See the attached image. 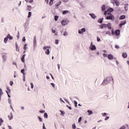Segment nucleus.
<instances>
[{
  "label": "nucleus",
  "instance_id": "2f4dec72",
  "mask_svg": "<svg viewBox=\"0 0 129 129\" xmlns=\"http://www.w3.org/2000/svg\"><path fill=\"white\" fill-rule=\"evenodd\" d=\"M21 72L22 73V74H23V75H25V69H23L21 70Z\"/></svg>",
  "mask_w": 129,
  "mask_h": 129
},
{
  "label": "nucleus",
  "instance_id": "603ef678",
  "mask_svg": "<svg viewBox=\"0 0 129 129\" xmlns=\"http://www.w3.org/2000/svg\"><path fill=\"white\" fill-rule=\"evenodd\" d=\"M107 54L103 53V57H107Z\"/></svg>",
  "mask_w": 129,
  "mask_h": 129
},
{
  "label": "nucleus",
  "instance_id": "8fccbe9b",
  "mask_svg": "<svg viewBox=\"0 0 129 129\" xmlns=\"http://www.w3.org/2000/svg\"><path fill=\"white\" fill-rule=\"evenodd\" d=\"M102 116H105L106 115H107V113H102Z\"/></svg>",
  "mask_w": 129,
  "mask_h": 129
},
{
  "label": "nucleus",
  "instance_id": "c03bdc74",
  "mask_svg": "<svg viewBox=\"0 0 129 129\" xmlns=\"http://www.w3.org/2000/svg\"><path fill=\"white\" fill-rule=\"evenodd\" d=\"M30 85H31V88H32V89H33V88H34V84H33V83H31Z\"/></svg>",
  "mask_w": 129,
  "mask_h": 129
},
{
  "label": "nucleus",
  "instance_id": "338daca9",
  "mask_svg": "<svg viewBox=\"0 0 129 129\" xmlns=\"http://www.w3.org/2000/svg\"><path fill=\"white\" fill-rule=\"evenodd\" d=\"M120 129H125V126L123 125Z\"/></svg>",
  "mask_w": 129,
  "mask_h": 129
},
{
  "label": "nucleus",
  "instance_id": "9b49d317",
  "mask_svg": "<svg viewBox=\"0 0 129 129\" xmlns=\"http://www.w3.org/2000/svg\"><path fill=\"white\" fill-rule=\"evenodd\" d=\"M89 15H90V17H91V18H92V19H93L94 20H95V19H96V16L95 15V14L91 13V14H89Z\"/></svg>",
  "mask_w": 129,
  "mask_h": 129
},
{
  "label": "nucleus",
  "instance_id": "ea45409f",
  "mask_svg": "<svg viewBox=\"0 0 129 129\" xmlns=\"http://www.w3.org/2000/svg\"><path fill=\"white\" fill-rule=\"evenodd\" d=\"M23 80L24 82H25L26 81V76L23 75Z\"/></svg>",
  "mask_w": 129,
  "mask_h": 129
},
{
  "label": "nucleus",
  "instance_id": "423d86ee",
  "mask_svg": "<svg viewBox=\"0 0 129 129\" xmlns=\"http://www.w3.org/2000/svg\"><path fill=\"white\" fill-rule=\"evenodd\" d=\"M69 23V20H62L61 22V24L62 26H67Z\"/></svg>",
  "mask_w": 129,
  "mask_h": 129
},
{
  "label": "nucleus",
  "instance_id": "09e8293b",
  "mask_svg": "<svg viewBox=\"0 0 129 129\" xmlns=\"http://www.w3.org/2000/svg\"><path fill=\"white\" fill-rule=\"evenodd\" d=\"M17 38H18V39H19V38H20V32L19 31L18 32Z\"/></svg>",
  "mask_w": 129,
  "mask_h": 129
},
{
  "label": "nucleus",
  "instance_id": "c85d7f7f",
  "mask_svg": "<svg viewBox=\"0 0 129 129\" xmlns=\"http://www.w3.org/2000/svg\"><path fill=\"white\" fill-rule=\"evenodd\" d=\"M44 117H45V118H48V114L47 113H44Z\"/></svg>",
  "mask_w": 129,
  "mask_h": 129
},
{
  "label": "nucleus",
  "instance_id": "aec40b11",
  "mask_svg": "<svg viewBox=\"0 0 129 129\" xmlns=\"http://www.w3.org/2000/svg\"><path fill=\"white\" fill-rule=\"evenodd\" d=\"M69 13V11L68 10H64L62 12V15H66L67 14H68Z\"/></svg>",
  "mask_w": 129,
  "mask_h": 129
},
{
  "label": "nucleus",
  "instance_id": "5701e85b",
  "mask_svg": "<svg viewBox=\"0 0 129 129\" xmlns=\"http://www.w3.org/2000/svg\"><path fill=\"white\" fill-rule=\"evenodd\" d=\"M16 51H17V52H20V49H19V46L17 44V43L16 44Z\"/></svg>",
  "mask_w": 129,
  "mask_h": 129
},
{
  "label": "nucleus",
  "instance_id": "cd10ccee",
  "mask_svg": "<svg viewBox=\"0 0 129 129\" xmlns=\"http://www.w3.org/2000/svg\"><path fill=\"white\" fill-rule=\"evenodd\" d=\"M31 17H32V12H29L28 13V18H31Z\"/></svg>",
  "mask_w": 129,
  "mask_h": 129
},
{
  "label": "nucleus",
  "instance_id": "473e14b6",
  "mask_svg": "<svg viewBox=\"0 0 129 129\" xmlns=\"http://www.w3.org/2000/svg\"><path fill=\"white\" fill-rule=\"evenodd\" d=\"M63 36H68V32H67V31H65V32L63 33Z\"/></svg>",
  "mask_w": 129,
  "mask_h": 129
},
{
  "label": "nucleus",
  "instance_id": "0eeeda50",
  "mask_svg": "<svg viewBox=\"0 0 129 129\" xmlns=\"http://www.w3.org/2000/svg\"><path fill=\"white\" fill-rule=\"evenodd\" d=\"M108 29L109 30L111 31V34L113 35V28H112L111 27V23H108Z\"/></svg>",
  "mask_w": 129,
  "mask_h": 129
},
{
  "label": "nucleus",
  "instance_id": "4d7b16f0",
  "mask_svg": "<svg viewBox=\"0 0 129 129\" xmlns=\"http://www.w3.org/2000/svg\"><path fill=\"white\" fill-rule=\"evenodd\" d=\"M7 90H8V91H9L10 93H11V89H10V87H8L7 88Z\"/></svg>",
  "mask_w": 129,
  "mask_h": 129
},
{
  "label": "nucleus",
  "instance_id": "4468645a",
  "mask_svg": "<svg viewBox=\"0 0 129 129\" xmlns=\"http://www.w3.org/2000/svg\"><path fill=\"white\" fill-rule=\"evenodd\" d=\"M25 57H26V54H24L21 58V61L23 63H25Z\"/></svg>",
  "mask_w": 129,
  "mask_h": 129
},
{
  "label": "nucleus",
  "instance_id": "a19ab883",
  "mask_svg": "<svg viewBox=\"0 0 129 129\" xmlns=\"http://www.w3.org/2000/svg\"><path fill=\"white\" fill-rule=\"evenodd\" d=\"M125 7H124V8H125V11H126L127 10V6H128V4H126V5H125Z\"/></svg>",
  "mask_w": 129,
  "mask_h": 129
},
{
  "label": "nucleus",
  "instance_id": "6e6552de",
  "mask_svg": "<svg viewBox=\"0 0 129 129\" xmlns=\"http://www.w3.org/2000/svg\"><path fill=\"white\" fill-rule=\"evenodd\" d=\"M84 32H86V29L85 28H82L78 30L79 34H82V33H84Z\"/></svg>",
  "mask_w": 129,
  "mask_h": 129
},
{
  "label": "nucleus",
  "instance_id": "a18cd8bd",
  "mask_svg": "<svg viewBox=\"0 0 129 129\" xmlns=\"http://www.w3.org/2000/svg\"><path fill=\"white\" fill-rule=\"evenodd\" d=\"M13 65H15L17 68H18V66L17 65V62H12Z\"/></svg>",
  "mask_w": 129,
  "mask_h": 129
},
{
  "label": "nucleus",
  "instance_id": "20e7f679",
  "mask_svg": "<svg viewBox=\"0 0 129 129\" xmlns=\"http://www.w3.org/2000/svg\"><path fill=\"white\" fill-rule=\"evenodd\" d=\"M7 59H8V53L6 52L2 53L3 62L5 63V62H6Z\"/></svg>",
  "mask_w": 129,
  "mask_h": 129
},
{
  "label": "nucleus",
  "instance_id": "412c9836",
  "mask_svg": "<svg viewBox=\"0 0 129 129\" xmlns=\"http://www.w3.org/2000/svg\"><path fill=\"white\" fill-rule=\"evenodd\" d=\"M124 19H125V16L124 15H122L119 18L120 20H124Z\"/></svg>",
  "mask_w": 129,
  "mask_h": 129
},
{
  "label": "nucleus",
  "instance_id": "e2e57ef3",
  "mask_svg": "<svg viewBox=\"0 0 129 129\" xmlns=\"http://www.w3.org/2000/svg\"><path fill=\"white\" fill-rule=\"evenodd\" d=\"M1 21H2V23H4V22H5V18H2V19H1Z\"/></svg>",
  "mask_w": 129,
  "mask_h": 129
},
{
  "label": "nucleus",
  "instance_id": "f03ea898",
  "mask_svg": "<svg viewBox=\"0 0 129 129\" xmlns=\"http://www.w3.org/2000/svg\"><path fill=\"white\" fill-rule=\"evenodd\" d=\"M113 80V78H112V77H107L104 79L101 84L103 86H105V85H107L108 83H110V82H111Z\"/></svg>",
  "mask_w": 129,
  "mask_h": 129
},
{
  "label": "nucleus",
  "instance_id": "680f3d73",
  "mask_svg": "<svg viewBox=\"0 0 129 129\" xmlns=\"http://www.w3.org/2000/svg\"><path fill=\"white\" fill-rule=\"evenodd\" d=\"M97 42H99L100 41V38H99V37H97Z\"/></svg>",
  "mask_w": 129,
  "mask_h": 129
},
{
  "label": "nucleus",
  "instance_id": "864d4df0",
  "mask_svg": "<svg viewBox=\"0 0 129 129\" xmlns=\"http://www.w3.org/2000/svg\"><path fill=\"white\" fill-rule=\"evenodd\" d=\"M52 5H53V1L50 0V1L49 2V5L52 6Z\"/></svg>",
  "mask_w": 129,
  "mask_h": 129
},
{
  "label": "nucleus",
  "instance_id": "de8ad7c7",
  "mask_svg": "<svg viewBox=\"0 0 129 129\" xmlns=\"http://www.w3.org/2000/svg\"><path fill=\"white\" fill-rule=\"evenodd\" d=\"M55 44H56V45H58V40L56 39L55 40Z\"/></svg>",
  "mask_w": 129,
  "mask_h": 129
},
{
  "label": "nucleus",
  "instance_id": "39448f33",
  "mask_svg": "<svg viewBox=\"0 0 129 129\" xmlns=\"http://www.w3.org/2000/svg\"><path fill=\"white\" fill-rule=\"evenodd\" d=\"M36 47H37V38L36 36H34L33 37V49L35 50L36 49Z\"/></svg>",
  "mask_w": 129,
  "mask_h": 129
},
{
  "label": "nucleus",
  "instance_id": "4c0bfd02",
  "mask_svg": "<svg viewBox=\"0 0 129 129\" xmlns=\"http://www.w3.org/2000/svg\"><path fill=\"white\" fill-rule=\"evenodd\" d=\"M81 120H82V117H80L78 119V122H81Z\"/></svg>",
  "mask_w": 129,
  "mask_h": 129
},
{
  "label": "nucleus",
  "instance_id": "e433bc0d",
  "mask_svg": "<svg viewBox=\"0 0 129 129\" xmlns=\"http://www.w3.org/2000/svg\"><path fill=\"white\" fill-rule=\"evenodd\" d=\"M61 1H60L59 3H58L57 4L55 5V6L58 8L60 5H61Z\"/></svg>",
  "mask_w": 129,
  "mask_h": 129
},
{
  "label": "nucleus",
  "instance_id": "f704fd0d",
  "mask_svg": "<svg viewBox=\"0 0 129 129\" xmlns=\"http://www.w3.org/2000/svg\"><path fill=\"white\" fill-rule=\"evenodd\" d=\"M12 100H11V98H8V103H9V104L12 105Z\"/></svg>",
  "mask_w": 129,
  "mask_h": 129
},
{
  "label": "nucleus",
  "instance_id": "ddd939ff",
  "mask_svg": "<svg viewBox=\"0 0 129 129\" xmlns=\"http://www.w3.org/2000/svg\"><path fill=\"white\" fill-rule=\"evenodd\" d=\"M7 36V38L9 39V40H13V39H14L13 36H11L10 34H8Z\"/></svg>",
  "mask_w": 129,
  "mask_h": 129
},
{
  "label": "nucleus",
  "instance_id": "7c9ffc66",
  "mask_svg": "<svg viewBox=\"0 0 129 129\" xmlns=\"http://www.w3.org/2000/svg\"><path fill=\"white\" fill-rule=\"evenodd\" d=\"M4 94V92H3V90L2 89H0V96H2Z\"/></svg>",
  "mask_w": 129,
  "mask_h": 129
},
{
  "label": "nucleus",
  "instance_id": "1a4fd4ad",
  "mask_svg": "<svg viewBox=\"0 0 129 129\" xmlns=\"http://www.w3.org/2000/svg\"><path fill=\"white\" fill-rule=\"evenodd\" d=\"M89 49L91 50V51H94V50L96 49V46H95V45L90 46Z\"/></svg>",
  "mask_w": 129,
  "mask_h": 129
},
{
  "label": "nucleus",
  "instance_id": "6ab92c4d",
  "mask_svg": "<svg viewBox=\"0 0 129 129\" xmlns=\"http://www.w3.org/2000/svg\"><path fill=\"white\" fill-rule=\"evenodd\" d=\"M8 39H9V38H8V36H7L6 37H5V38H4V43H5V44H7Z\"/></svg>",
  "mask_w": 129,
  "mask_h": 129
},
{
  "label": "nucleus",
  "instance_id": "72a5a7b5",
  "mask_svg": "<svg viewBox=\"0 0 129 129\" xmlns=\"http://www.w3.org/2000/svg\"><path fill=\"white\" fill-rule=\"evenodd\" d=\"M103 26L104 28H108V24H103Z\"/></svg>",
  "mask_w": 129,
  "mask_h": 129
},
{
  "label": "nucleus",
  "instance_id": "4be33fe9",
  "mask_svg": "<svg viewBox=\"0 0 129 129\" xmlns=\"http://www.w3.org/2000/svg\"><path fill=\"white\" fill-rule=\"evenodd\" d=\"M103 21V18L102 19H100L98 20V22L100 24H102V21Z\"/></svg>",
  "mask_w": 129,
  "mask_h": 129
},
{
  "label": "nucleus",
  "instance_id": "0e129e2a",
  "mask_svg": "<svg viewBox=\"0 0 129 129\" xmlns=\"http://www.w3.org/2000/svg\"><path fill=\"white\" fill-rule=\"evenodd\" d=\"M108 118H109V116H106L105 118V120H107V119H108Z\"/></svg>",
  "mask_w": 129,
  "mask_h": 129
},
{
  "label": "nucleus",
  "instance_id": "f8f14e48",
  "mask_svg": "<svg viewBox=\"0 0 129 129\" xmlns=\"http://www.w3.org/2000/svg\"><path fill=\"white\" fill-rule=\"evenodd\" d=\"M126 23V22L125 21H124L123 22H121V24L119 25V28H121V27L123 26V25H125Z\"/></svg>",
  "mask_w": 129,
  "mask_h": 129
},
{
  "label": "nucleus",
  "instance_id": "79ce46f5",
  "mask_svg": "<svg viewBox=\"0 0 129 129\" xmlns=\"http://www.w3.org/2000/svg\"><path fill=\"white\" fill-rule=\"evenodd\" d=\"M50 84L51 86H52V87L53 88H55V84H54L53 83H51Z\"/></svg>",
  "mask_w": 129,
  "mask_h": 129
},
{
  "label": "nucleus",
  "instance_id": "13d9d810",
  "mask_svg": "<svg viewBox=\"0 0 129 129\" xmlns=\"http://www.w3.org/2000/svg\"><path fill=\"white\" fill-rule=\"evenodd\" d=\"M64 100L66 101V102H67V103H69H69H69V101H68V100H67V99H65V98H64Z\"/></svg>",
  "mask_w": 129,
  "mask_h": 129
},
{
  "label": "nucleus",
  "instance_id": "3c124183",
  "mask_svg": "<svg viewBox=\"0 0 129 129\" xmlns=\"http://www.w3.org/2000/svg\"><path fill=\"white\" fill-rule=\"evenodd\" d=\"M10 85H11V86H13V85L14 84V82H13V81H10Z\"/></svg>",
  "mask_w": 129,
  "mask_h": 129
},
{
  "label": "nucleus",
  "instance_id": "f3484780",
  "mask_svg": "<svg viewBox=\"0 0 129 129\" xmlns=\"http://www.w3.org/2000/svg\"><path fill=\"white\" fill-rule=\"evenodd\" d=\"M110 31L111 30H108L106 32L105 34L106 35H109V36H111V33L110 32Z\"/></svg>",
  "mask_w": 129,
  "mask_h": 129
},
{
  "label": "nucleus",
  "instance_id": "f257e3e1",
  "mask_svg": "<svg viewBox=\"0 0 129 129\" xmlns=\"http://www.w3.org/2000/svg\"><path fill=\"white\" fill-rule=\"evenodd\" d=\"M112 12H113V9L112 8H108L107 10L105 11L104 15L105 16L108 15V16L106 17L107 20H112V18H113V15L111 14Z\"/></svg>",
  "mask_w": 129,
  "mask_h": 129
},
{
  "label": "nucleus",
  "instance_id": "774afa93",
  "mask_svg": "<svg viewBox=\"0 0 129 129\" xmlns=\"http://www.w3.org/2000/svg\"><path fill=\"white\" fill-rule=\"evenodd\" d=\"M43 129H46V127H45V124L43 123Z\"/></svg>",
  "mask_w": 129,
  "mask_h": 129
},
{
  "label": "nucleus",
  "instance_id": "5fc2aeb1",
  "mask_svg": "<svg viewBox=\"0 0 129 129\" xmlns=\"http://www.w3.org/2000/svg\"><path fill=\"white\" fill-rule=\"evenodd\" d=\"M38 119L40 121H42L43 120H42V118L40 116H38Z\"/></svg>",
  "mask_w": 129,
  "mask_h": 129
},
{
  "label": "nucleus",
  "instance_id": "6e6d98bb",
  "mask_svg": "<svg viewBox=\"0 0 129 129\" xmlns=\"http://www.w3.org/2000/svg\"><path fill=\"white\" fill-rule=\"evenodd\" d=\"M23 42H26V38L25 37L22 38Z\"/></svg>",
  "mask_w": 129,
  "mask_h": 129
},
{
  "label": "nucleus",
  "instance_id": "b1692460",
  "mask_svg": "<svg viewBox=\"0 0 129 129\" xmlns=\"http://www.w3.org/2000/svg\"><path fill=\"white\" fill-rule=\"evenodd\" d=\"M122 57L123 58H126V57H127V54H126V53H123Z\"/></svg>",
  "mask_w": 129,
  "mask_h": 129
},
{
  "label": "nucleus",
  "instance_id": "bb28decb",
  "mask_svg": "<svg viewBox=\"0 0 129 129\" xmlns=\"http://www.w3.org/2000/svg\"><path fill=\"white\" fill-rule=\"evenodd\" d=\"M102 11L104 12L105 11V5H103L102 7Z\"/></svg>",
  "mask_w": 129,
  "mask_h": 129
},
{
  "label": "nucleus",
  "instance_id": "bf43d9fd",
  "mask_svg": "<svg viewBox=\"0 0 129 129\" xmlns=\"http://www.w3.org/2000/svg\"><path fill=\"white\" fill-rule=\"evenodd\" d=\"M100 28H101V29H103L104 26H103V24H101L100 26Z\"/></svg>",
  "mask_w": 129,
  "mask_h": 129
},
{
  "label": "nucleus",
  "instance_id": "2eb2a0df",
  "mask_svg": "<svg viewBox=\"0 0 129 129\" xmlns=\"http://www.w3.org/2000/svg\"><path fill=\"white\" fill-rule=\"evenodd\" d=\"M120 34V31L119 30H117L115 31L114 34L116 35V36H118Z\"/></svg>",
  "mask_w": 129,
  "mask_h": 129
},
{
  "label": "nucleus",
  "instance_id": "37998d69",
  "mask_svg": "<svg viewBox=\"0 0 129 129\" xmlns=\"http://www.w3.org/2000/svg\"><path fill=\"white\" fill-rule=\"evenodd\" d=\"M72 127H73V128H74V129L76 128V125H75V124H73L72 125Z\"/></svg>",
  "mask_w": 129,
  "mask_h": 129
},
{
  "label": "nucleus",
  "instance_id": "49530a36",
  "mask_svg": "<svg viewBox=\"0 0 129 129\" xmlns=\"http://www.w3.org/2000/svg\"><path fill=\"white\" fill-rule=\"evenodd\" d=\"M23 49L27 50V44H24Z\"/></svg>",
  "mask_w": 129,
  "mask_h": 129
},
{
  "label": "nucleus",
  "instance_id": "052dcab7",
  "mask_svg": "<svg viewBox=\"0 0 129 129\" xmlns=\"http://www.w3.org/2000/svg\"><path fill=\"white\" fill-rule=\"evenodd\" d=\"M67 107H68V108L69 109H70V110H71V109H72V108L71 107V106H68V105H67Z\"/></svg>",
  "mask_w": 129,
  "mask_h": 129
},
{
  "label": "nucleus",
  "instance_id": "393cba45",
  "mask_svg": "<svg viewBox=\"0 0 129 129\" xmlns=\"http://www.w3.org/2000/svg\"><path fill=\"white\" fill-rule=\"evenodd\" d=\"M3 122H4V120L2 118H0V126L3 124Z\"/></svg>",
  "mask_w": 129,
  "mask_h": 129
},
{
  "label": "nucleus",
  "instance_id": "a878e982",
  "mask_svg": "<svg viewBox=\"0 0 129 129\" xmlns=\"http://www.w3.org/2000/svg\"><path fill=\"white\" fill-rule=\"evenodd\" d=\"M88 112L89 113V115H90V114H92V113H93V112H92V111L90 110H88Z\"/></svg>",
  "mask_w": 129,
  "mask_h": 129
},
{
  "label": "nucleus",
  "instance_id": "c9c22d12",
  "mask_svg": "<svg viewBox=\"0 0 129 129\" xmlns=\"http://www.w3.org/2000/svg\"><path fill=\"white\" fill-rule=\"evenodd\" d=\"M30 8H31V6H27V11H31V9H30Z\"/></svg>",
  "mask_w": 129,
  "mask_h": 129
},
{
  "label": "nucleus",
  "instance_id": "9d476101",
  "mask_svg": "<svg viewBox=\"0 0 129 129\" xmlns=\"http://www.w3.org/2000/svg\"><path fill=\"white\" fill-rule=\"evenodd\" d=\"M107 58L109 60H113V55L111 54H108L107 56Z\"/></svg>",
  "mask_w": 129,
  "mask_h": 129
},
{
  "label": "nucleus",
  "instance_id": "a211bd4d",
  "mask_svg": "<svg viewBox=\"0 0 129 129\" xmlns=\"http://www.w3.org/2000/svg\"><path fill=\"white\" fill-rule=\"evenodd\" d=\"M8 117H9L10 120L13 119V113H10V115H8Z\"/></svg>",
  "mask_w": 129,
  "mask_h": 129
},
{
  "label": "nucleus",
  "instance_id": "69168bd1",
  "mask_svg": "<svg viewBox=\"0 0 129 129\" xmlns=\"http://www.w3.org/2000/svg\"><path fill=\"white\" fill-rule=\"evenodd\" d=\"M60 112H61V114L63 115L64 114V113H65L64 112V111H62V110H60Z\"/></svg>",
  "mask_w": 129,
  "mask_h": 129
},
{
  "label": "nucleus",
  "instance_id": "dca6fc26",
  "mask_svg": "<svg viewBox=\"0 0 129 129\" xmlns=\"http://www.w3.org/2000/svg\"><path fill=\"white\" fill-rule=\"evenodd\" d=\"M113 1L116 6H119V2H118L117 0H113Z\"/></svg>",
  "mask_w": 129,
  "mask_h": 129
},
{
  "label": "nucleus",
  "instance_id": "58836bf2",
  "mask_svg": "<svg viewBox=\"0 0 129 129\" xmlns=\"http://www.w3.org/2000/svg\"><path fill=\"white\" fill-rule=\"evenodd\" d=\"M24 28H27V27H28V23H25L24 24Z\"/></svg>",
  "mask_w": 129,
  "mask_h": 129
},
{
  "label": "nucleus",
  "instance_id": "c756f323",
  "mask_svg": "<svg viewBox=\"0 0 129 129\" xmlns=\"http://www.w3.org/2000/svg\"><path fill=\"white\" fill-rule=\"evenodd\" d=\"M59 17L58 16H54V20L56 22V21H58Z\"/></svg>",
  "mask_w": 129,
  "mask_h": 129
},
{
  "label": "nucleus",
  "instance_id": "7ed1b4c3",
  "mask_svg": "<svg viewBox=\"0 0 129 129\" xmlns=\"http://www.w3.org/2000/svg\"><path fill=\"white\" fill-rule=\"evenodd\" d=\"M51 49L50 46H45L43 48V49L45 51V53L46 55H49L50 54V49Z\"/></svg>",
  "mask_w": 129,
  "mask_h": 129
}]
</instances>
